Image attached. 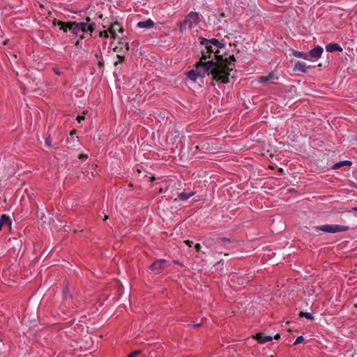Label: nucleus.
I'll return each mask as SVG.
<instances>
[{
    "label": "nucleus",
    "instance_id": "nucleus-21",
    "mask_svg": "<svg viewBox=\"0 0 357 357\" xmlns=\"http://www.w3.org/2000/svg\"><path fill=\"white\" fill-rule=\"evenodd\" d=\"M300 317H305L306 319H309V320H313L314 319V317L312 316V314L310 312H301L300 313Z\"/></svg>",
    "mask_w": 357,
    "mask_h": 357
},
{
    "label": "nucleus",
    "instance_id": "nucleus-3",
    "mask_svg": "<svg viewBox=\"0 0 357 357\" xmlns=\"http://www.w3.org/2000/svg\"><path fill=\"white\" fill-rule=\"evenodd\" d=\"M68 27L73 34H78L79 32L91 33L96 29V23L92 22L90 17H87L84 22H68Z\"/></svg>",
    "mask_w": 357,
    "mask_h": 357
},
{
    "label": "nucleus",
    "instance_id": "nucleus-5",
    "mask_svg": "<svg viewBox=\"0 0 357 357\" xmlns=\"http://www.w3.org/2000/svg\"><path fill=\"white\" fill-rule=\"evenodd\" d=\"M314 229L317 231H321L325 233L335 234L346 231L349 229V227L340 225H324L320 226H315Z\"/></svg>",
    "mask_w": 357,
    "mask_h": 357
},
{
    "label": "nucleus",
    "instance_id": "nucleus-14",
    "mask_svg": "<svg viewBox=\"0 0 357 357\" xmlns=\"http://www.w3.org/2000/svg\"><path fill=\"white\" fill-rule=\"evenodd\" d=\"M153 26L154 22L151 19H149L146 21L139 22L137 23V26L142 29H150L152 28Z\"/></svg>",
    "mask_w": 357,
    "mask_h": 357
},
{
    "label": "nucleus",
    "instance_id": "nucleus-22",
    "mask_svg": "<svg viewBox=\"0 0 357 357\" xmlns=\"http://www.w3.org/2000/svg\"><path fill=\"white\" fill-rule=\"evenodd\" d=\"M116 57L119 59V60L117 61L114 62V66H117L118 64L123 63V61H124V56H121L119 54H117Z\"/></svg>",
    "mask_w": 357,
    "mask_h": 357
},
{
    "label": "nucleus",
    "instance_id": "nucleus-30",
    "mask_svg": "<svg viewBox=\"0 0 357 357\" xmlns=\"http://www.w3.org/2000/svg\"><path fill=\"white\" fill-rule=\"evenodd\" d=\"M184 243L188 245L189 247L192 246V244H193V242L190 240H186L184 241Z\"/></svg>",
    "mask_w": 357,
    "mask_h": 357
},
{
    "label": "nucleus",
    "instance_id": "nucleus-36",
    "mask_svg": "<svg viewBox=\"0 0 357 357\" xmlns=\"http://www.w3.org/2000/svg\"><path fill=\"white\" fill-rule=\"evenodd\" d=\"M353 211H357V207L353 208Z\"/></svg>",
    "mask_w": 357,
    "mask_h": 357
},
{
    "label": "nucleus",
    "instance_id": "nucleus-13",
    "mask_svg": "<svg viewBox=\"0 0 357 357\" xmlns=\"http://www.w3.org/2000/svg\"><path fill=\"white\" fill-rule=\"evenodd\" d=\"M294 70L305 73L307 71V64L303 61H297L294 65Z\"/></svg>",
    "mask_w": 357,
    "mask_h": 357
},
{
    "label": "nucleus",
    "instance_id": "nucleus-40",
    "mask_svg": "<svg viewBox=\"0 0 357 357\" xmlns=\"http://www.w3.org/2000/svg\"><path fill=\"white\" fill-rule=\"evenodd\" d=\"M107 218H108V217H107V215H105V220L107 219Z\"/></svg>",
    "mask_w": 357,
    "mask_h": 357
},
{
    "label": "nucleus",
    "instance_id": "nucleus-15",
    "mask_svg": "<svg viewBox=\"0 0 357 357\" xmlns=\"http://www.w3.org/2000/svg\"><path fill=\"white\" fill-rule=\"evenodd\" d=\"M195 194V192H181L178 195L177 198L175 199V201H176L178 199L179 200L185 201L192 197Z\"/></svg>",
    "mask_w": 357,
    "mask_h": 357
},
{
    "label": "nucleus",
    "instance_id": "nucleus-7",
    "mask_svg": "<svg viewBox=\"0 0 357 357\" xmlns=\"http://www.w3.org/2000/svg\"><path fill=\"white\" fill-rule=\"evenodd\" d=\"M234 66V63H231V61L227 60V58L225 57V84L227 82H230L229 77L231 75V78L234 77V75H231V72L233 70L232 66Z\"/></svg>",
    "mask_w": 357,
    "mask_h": 357
},
{
    "label": "nucleus",
    "instance_id": "nucleus-27",
    "mask_svg": "<svg viewBox=\"0 0 357 357\" xmlns=\"http://www.w3.org/2000/svg\"><path fill=\"white\" fill-rule=\"evenodd\" d=\"M195 248L197 252H199L201 248H202V246H201V245L199 243H196L195 245Z\"/></svg>",
    "mask_w": 357,
    "mask_h": 357
},
{
    "label": "nucleus",
    "instance_id": "nucleus-12",
    "mask_svg": "<svg viewBox=\"0 0 357 357\" xmlns=\"http://www.w3.org/2000/svg\"><path fill=\"white\" fill-rule=\"evenodd\" d=\"M255 339L261 344H264L268 342H271L273 340L272 336L270 335H264L261 333H257L255 335Z\"/></svg>",
    "mask_w": 357,
    "mask_h": 357
},
{
    "label": "nucleus",
    "instance_id": "nucleus-20",
    "mask_svg": "<svg viewBox=\"0 0 357 357\" xmlns=\"http://www.w3.org/2000/svg\"><path fill=\"white\" fill-rule=\"evenodd\" d=\"M55 24L59 26L60 29L63 30L64 32H67L68 30H69L68 27V22L58 21L56 23H55Z\"/></svg>",
    "mask_w": 357,
    "mask_h": 357
},
{
    "label": "nucleus",
    "instance_id": "nucleus-17",
    "mask_svg": "<svg viewBox=\"0 0 357 357\" xmlns=\"http://www.w3.org/2000/svg\"><path fill=\"white\" fill-rule=\"evenodd\" d=\"M351 162L349 161V160H344V161H341V162H336L333 165V169H339L342 167H344V166H351Z\"/></svg>",
    "mask_w": 357,
    "mask_h": 357
},
{
    "label": "nucleus",
    "instance_id": "nucleus-19",
    "mask_svg": "<svg viewBox=\"0 0 357 357\" xmlns=\"http://www.w3.org/2000/svg\"><path fill=\"white\" fill-rule=\"evenodd\" d=\"M274 77L273 72L269 73L267 76H261L258 77V82L259 83H265Z\"/></svg>",
    "mask_w": 357,
    "mask_h": 357
},
{
    "label": "nucleus",
    "instance_id": "nucleus-32",
    "mask_svg": "<svg viewBox=\"0 0 357 357\" xmlns=\"http://www.w3.org/2000/svg\"><path fill=\"white\" fill-rule=\"evenodd\" d=\"M224 241H225V248L227 247L226 243H230L231 241L229 238H227L225 237L224 238Z\"/></svg>",
    "mask_w": 357,
    "mask_h": 357
},
{
    "label": "nucleus",
    "instance_id": "nucleus-10",
    "mask_svg": "<svg viewBox=\"0 0 357 357\" xmlns=\"http://www.w3.org/2000/svg\"><path fill=\"white\" fill-rule=\"evenodd\" d=\"M326 50L328 52H342V47L336 43H331L326 45Z\"/></svg>",
    "mask_w": 357,
    "mask_h": 357
},
{
    "label": "nucleus",
    "instance_id": "nucleus-29",
    "mask_svg": "<svg viewBox=\"0 0 357 357\" xmlns=\"http://www.w3.org/2000/svg\"><path fill=\"white\" fill-rule=\"evenodd\" d=\"M88 158L87 155H85L84 153H81L79 155V158L80 160H84V159H86Z\"/></svg>",
    "mask_w": 357,
    "mask_h": 357
},
{
    "label": "nucleus",
    "instance_id": "nucleus-34",
    "mask_svg": "<svg viewBox=\"0 0 357 357\" xmlns=\"http://www.w3.org/2000/svg\"><path fill=\"white\" fill-rule=\"evenodd\" d=\"M280 337V335L279 334H277L275 335V339H278Z\"/></svg>",
    "mask_w": 357,
    "mask_h": 357
},
{
    "label": "nucleus",
    "instance_id": "nucleus-18",
    "mask_svg": "<svg viewBox=\"0 0 357 357\" xmlns=\"http://www.w3.org/2000/svg\"><path fill=\"white\" fill-rule=\"evenodd\" d=\"M292 54L296 58H302L305 60H308L307 52H303L298 50H293Z\"/></svg>",
    "mask_w": 357,
    "mask_h": 357
},
{
    "label": "nucleus",
    "instance_id": "nucleus-11",
    "mask_svg": "<svg viewBox=\"0 0 357 357\" xmlns=\"http://www.w3.org/2000/svg\"><path fill=\"white\" fill-rule=\"evenodd\" d=\"M11 220L9 215L6 214H3L0 218V230L2 229L4 225L8 226L10 228L11 227Z\"/></svg>",
    "mask_w": 357,
    "mask_h": 357
},
{
    "label": "nucleus",
    "instance_id": "nucleus-9",
    "mask_svg": "<svg viewBox=\"0 0 357 357\" xmlns=\"http://www.w3.org/2000/svg\"><path fill=\"white\" fill-rule=\"evenodd\" d=\"M116 31L119 33H123V29L119 22L112 23L109 29V32L112 34V37L113 38H116Z\"/></svg>",
    "mask_w": 357,
    "mask_h": 357
},
{
    "label": "nucleus",
    "instance_id": "nucleus-33",
    "mask_svg": "<svg viewBox=\"0 0 357 357\" xmlns=\"http://www.w3.org/2000/svg\"><path fill=\"white\" fill-rule=\"evenodd\" d=\"M75 133H76V130H73L70 131V135H74Z\"/></svg>",
    "mask_w": 357,
    "mask_h": 357
},
{
    "label": "nucleus",
    "instance_id": "nucleus-8",
    "mask_svg": "<svg viewBox=\"0 0 357 357\" xmlns=\"http://www.w3.org/2000/svg\"><path fill=\"white\" fill-rule=\"evenodd\" d=\"M323 53V48L318 45L307 52L308 61H316L319 59Z\"/></svg>",
    "mask_w": 357,
    "mask_h": 357
},
{
    "label": "nucleus",
    "instance_id": "nucleus-31",
    "mask_svg": "<svg viewBox=\"0 0 357 357\" xmlns=\"http://www.w3.org/2000/svg\"><path fill=\"white\" fill-rule=\"evenodd\" d=\"M84 119V116H77V121L79 123H80Z\"/></svg>",
    "mask_w": 357,
    "mask_h": 357
},
{
    "label": "nucleus",
    "instance_id": "nucleus-16",
    "mask_svg": "<svg viewBox=\"0 0 357 357\" xmlns=\"http://www.w3.org/2000/svg\"><path fill=\"white\" fill-rule=\"evenodd\" d=\"M123 48L126 50V51L129 50V45L128 42H119V46L115 47L113 50L114 52H120Z\"/></svg>",
    "mask_w": 357,
    "mask_h": 357
},
{
    "label": "nucleus",
    "instance_id": "nucleus-39",
    "mask_svg": "<svg viewBox=\"0 0 357 357\" xmlns=\"http://www.w3.org/2000/svg\"><path fill=\"white\" fill-rule=\"evenodd\" d=\"M227 255H228V254L225 252L224 256H227Z\"/></svg>",
    "mask_w": 357,
    "mask_h": 357
},
{
    "label": "nucleus",
    "instance_id": "nucleus-37",
    "mask_svg": "<svg viewBox=\"0 0 357 357\" xmlns=\"http://www.w3.org/2000/svg\"><path fill=\"white\" fill-rule=\"evenodd\" d=\"M99 18H100V19H102V14H100V15H99Z\"/></svg>",
    "mask_w": 357,
    "mask_h": 357
},
{
    "label": "nucleus",
    "instance_id": "nucleus-24",
    "mask_svg": "<svg viewBox=\"0 0 357 357\" xmlns=\"http://www.w3.org/2000/svg\"><path fill=\"white\" fill-rule=\"evenodd\" d=\"M108 32H109V30L108 31H100V33H99V36L100 37L107 38L109 36Z\"/></svg>",
    "mask_w": 357,
    "mask_h": 357
},
{
    "label": "nucleus",
    "instance_id": "nucleus-1",
    "mask_svg": "<svg viewBox=\"0 0 357 357\" xmlns=\"http://www.w3.org/2000/svg\"><path fill=\"white\" fill-rule=\"evenodd\" d=\"M206 73L212 76V85L215 84L214 82L220 84L223 83V64L213 60L206 62L199 61L195 64V69L188 71L186 75L190 80L195 82L198 77H204Z\"/></svg>",
    "mask_w": 357,
    "mask_h": 357
},
{
    "label": "nucleus",
    "instance_id": "nucleus-25",
    "mask_svg": "<svg viewBox=\"0 0 357 357\" xmlns=\"http://www.w3.org/2000/svg\"><path fill=\"white\" fill-rule=\"evenodd\" d=\"M205 319H206L205 318L202 319L201 322H199V323H193V324H191V326H192L194 327H199L200 326L202 325L203 320H205Z\"/></svg>",
    "mask_w": 357,
    "mask_h": 357
},
{
    "label": "nucleus",
    "instance_id": "nucleus-28",
    "mask_svg": "<svg viewBox=\"0 0 357 357\" xmlns=\"http://www.w3.org/2000/svg\"><path fill=\"white\" fill-rule=\"evenodd\" d=\"M98 66L100 68H104V61L102 60L101 61H98Z\"/></svg>",
    "mask_w": 357,
    "mask_h": 357
},
{
    "label": "nucleus",
    "instance_id": "nucleus-6",
    "mask_svg": "<svg viewBox=\"0 0 357 357\" xmlns=\"http://www.w3.org/2000/svg\"><path fill=\"white\" fill-rule=\"evenodd\" d=\"M167 266V261L165 259H160L154 261L151 266L150 269L155 273L159 274Z\"/></svg>",
    "mask_w": 357,
    "mask_h": 357
},
{
    "label": "nucleus",
    "instance_id": "nucleus-35",
    "mask_svg": "<svg viewBox=\"0 0 357 357\" xmlns=\"http://www.w3.org/2000/svg\"><path fill=\"white\" fill-rule=\"evenodd\" d=\"M153 356L152 355L151 352L150 351L149 354V356L148 357H153Z\"/></svg>",
    "mask_w": 357,
    "mask_h": 357
},
{
    "label": "nucleus",
    "instance_id": "nucleus-4",
    "mask_svg": "<svg viewBox=\"0 0 357 357\" xmlns=\"http://www.w3.org/2000/svg\"><path fill=\"white\" fill-rule=\"evenodd\" d=\"M200 22V17L196 12H190L185 20L179 22L180 31L182 32L186 29L195 27Z\"/></svg>",
    "mask_w": 357,
    "mask_h": 357
},
{
    "label": "nucleus",
    "instance_id": "nucleus-26",
    "mask_svg": "<svg viewBox=\"0 0 357 357\" xmlns=\"http://www.w3.org/2000/svg\"><path fill=\"white\" fill-rule=\"evenodd\" d=\"M51 144H52V139L50 138V137H47L46 139H45V144L48 146H51Z\"/></svg>",
    "mask_w": 357,
    "mask_h": 357
},
{
    "label": "nucleus",
    "instance_id": "nucleus-23",
    "mask_svg": "<svg viewBox=\"0 0 357 357\" xmlns=\"http://www.w3.org/2000/svg\"><path fill=\"white\" fill-rule=\"evenodd\" d=\"M303 341H304V337H303L302 335H300V336H298V337L296 339V340H295V342H294V344H300V343H302Z\"/></svg>",
    "mask_w": 357,
    "mask_h": 357
},
{
    "label": "nucleus",
    "instance_id": "nucleus-2",
    "mask_svg": "<svg viewBox=\"0 0 357 357\" xmlns=\"http://www.w3.org/2000/svg\"><path fill=\"white\" fill-rule=\"evenodd\" d=\"M200 43L204 47L202 49V57L199 61L206 60L207 58H212L213 61L223 63V56L220 55L219 49L222 45L216 39L207 40L203 38H199Z\"/></svg>",
    "mask_w": 357,
    "mask_h": 357
},
{
    "label": "nucleus",
    "instance_id": "nucleus-38",
    "mask_svg": "<svg viewBox=\"0 0 357 357\" xmlns=\"http://www.w3.org/2000/svg\"><path fill=\"white\" fill-rule=\"evenodd\" d=\"M96 57L97 59H98V58H99V56H98V55L97 54H96Z\"/></svg>",
    "mask_w": 357,
    "mask_h": 357
}]
</instances>
